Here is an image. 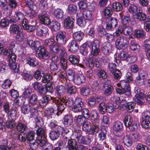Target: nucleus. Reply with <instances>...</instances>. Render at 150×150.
<instances>
[{"label": "nucleus", "mask_w": 150, "mask_h": 150, "mask_svg": "<svg viewBox=\"0 0 150 150\" xmlns=\"http://www.w3.org/2000/svg\"><path fill=\"white\" fill-rule=\"evenodd\" d=\"M129 44L127 38L123 36L119 37L115 41L116 46L119 50L125 49L128 47Z\"/></svg>", "instance_id": "obj_1"}, {"label": "nucleus", "mask_w": 150, "mask_h": 150, "mask_svg": "<svg viewBox=\"0 0 150 150\" xmlns=\"http://www.w3.org/2000/svg\"><path fill=\"white\" fill-rule=\"evenodd\" d=\"M110 83V81L107 80L102 84V88L104 89L103 93L105 96L111 95L113 92L114 88Z\"/></svg>", "instance_id": "obj_2"}, {"label": "nucleus", "mask_w": 150, "mask_h": 150, "mask_svg": "<svg viewBox=\"0 0 150 150\" xmlns=\"http://www.w3.org/2000/svg\"><path fill=\"white\" fill-rule=\"evenodd\" d=\"M36 53L37 57L40 59L47 60L50 57V53L43 47H41L40 50L37 51Z\"/></svg>", "instance_id": "obj_3"}, {"label": "nucleus", "mask_w": 150, "mask_h": 150, "mask_svg": "<svg viewBox=\"0 0 150 150\" xmlns=\"http://www.w3.org/2000/svg\"><path fill=\"white\" fill-rule=\"evenodd\" d=\"M10 30L11 32L13 33L16 34V38L18 39H23V36L21 32V31L20 26L16 24H13L11 26Z\"/></svg>", "instance_id": "obj_4"}, {"label": "nucleus", "mask_w": 150, "mask_h": 150, "mask_svg": "<svg viewBox=\"0 0 150 150\" xmlns=\"http://www.w3.org/2000/svg\"><path fill=\"white\" fill-rule=\"evenodd\" d=\"M118 86H121L122 88L125 91V95L129 96L131 95L130 89L128 82L125 80H122L120 83L117 84Z\"/></svg>", "instance_id": "obj_5"}, {"label": "nucleus", "mask_w": 150, "mask_h": 150, "mask_svg": "<svg viewBox=\"0 0 150 150\" xmlns=\"http://www.w3.org/2000/svg\"><path fill=\"white\" fill-rule=\"evenodd\" d=\"M56 40L57 43L61 45L65 44L67 41V39L65 32L59 31L56 35Z\"/></svg>", "instance_id": "obj_6"}, {"label": "nucleus", "mask_w": 150, "mask_h": 150, "mask_svg": "<svg viewBox=\"0 0 150 150\" xmlns=\"http://www.w3.org/2000/svg\"><path fill=\"white\" fill-rule=\"evenodd\" d=\"M33 87L35 90H37L39 93L44 95L46 94L45 87L38 82L36 81L33 83Z\"/></svg>", "instance_id": "obj_7"}, {"label": "nucleus", "mask_w": 150, "mask_h": 150, "mask_svg": "<svg viewBox=\"0 0 150 150\" xmlns=\"http://www.w3.org/2000/svg\"><path fill=\"white\" fill-rule=\"evenodd\" d=\"M55 90L58 99L61 100L63 99L65 92L64 87L62 86H59L56 87Z\"/></svg>", "instance_id": "obj_8"}, {"label": "nucleus", "mask_w": 150, "mask_h": 150, "mask_svg": "<svg viewBox=\"0 0 150 150\" xmlns=\"http://www.w3.org/2000/svg\"><path fill=\"white\" fill-rule=\"evenodd\" d=\"M38 16L39 20L42 23L45 25H49L50 20L45 11H44L42 13L40 14Z\"/></svg>", "instance_id": "obj_9"}, {"label": "nucleus", "mask_w": 150, "mask_h": 150, "mask_svg": "<svg viewBox=\"0 0 150 150\" xmlns=\"http://www.w3.org/2000/svg\"><path fill=\"white\" fill-rule=\"evenodd\" d=\"M103 52L105 54L108 55L112 53V46L110 42H105L103 45Z\"/></svg>", "instance_id": "obj_10"}, {"label": "nucleus", "mask_w": 150, "mask_h": 150, "mask_svg": "<svg viewBox=\"0 0 150 150\" xmlns=\"http://www.w3.org/2000/svg\"><path fill=\"white\" fill-rule=\"evenodd\" d=\"M55 103H57V106L58 110L56 114L57 116H59L62 113L63 111L66 107V106L64 103L62 102V99L57 100H56Z\"/></svg>", "instance_id": "obj_11"}, {"label": "nucleus", "mask_w": 150, "mask_h": 150, "mask_svg": "<svg viewBox=\"0 0 150 150\" xmlns=\"http://www.w3.org/2000/svg\"><path fill=\"white\" fill-rule=\"evenodd\" d=\"M38 96L36 94H32L29 98V103L31 105L35 106L34 109L37 110V107L38 106Z\"/></svg>", "instance_id": "obj_12"}, {"label": "nucleus", "mask_w": 150, "mask_h": 150, "mask_svg": "<svg viewBox=\"0 0 150 150\" xmlns=\"http://www.w3.org/2000/svg\"><path fill=\"white\" fill-rule=\"evenodd\" d=\"M62 121L65 126H69L72 125L73 123V117L70 115H66L63 118Z\"/></svg>", "instance_id": "obj_13"}, {"label": "nucleus", "mask_w": 150, "mask_h": 150, "mask_svg": "<svg viewBox=\"0 0 150 150\" xmlns=\"http://www.w3.org/2000/svg\"><path fill=\"white\" fill-rule=\"evenodd\" d=\"M36 34L39 36L45 35L48 32V29L46 27L39 25L36 28Z\"/></svg>", "instance_id": "obj_14"}, {"label": "nucleus", "mask_w": 150, "mask_h": 150, "mask_svg": "<svg viewBox=\"0 0 150 150\" xmlns=\"http://www.w3.org/2000/svg\"><path fill=\"white\" fill-rule=\"evenodd\" d=\"M91 43L90 42H86L84 44L81 50V53L84 56L87 55L91 49Z\"/></svg>", "instance_id": "obj_15"}, {"label": "nucleus", "mask_w": 150, "mask_h": 150, "mask_svg": "<svg viewBox=\"0 0 150 150\" xmlns=\"http://www.w3.org/2000/svg\"><path fill=\"white\" fill-rule=\"evenodd\" d=\"M68 51L71 52H75L79 49V46L75 40H72L68 45Z\"/></svg>", "instance_id": "obj_16"}, {"label": "nucleus", "mask_w": 150, "mask_h": 150, "mask_svg": "<svg viewBox=\"0 0 150 150\" xmlns=\"http://www.w3.org/2000/svg\"><path fill=\"white\" fill-rule=\"evenodd\" d=\"M52 99V98L50 96L46 95L38 100V105L41 106H45L48 102Z\"/></svg>", "instance_id": "obj_17"}, {"label": "nucleus", "mask_w": 150, "mask_h": 150, "mask_svg": "<svg viewBox=\"0 0 150 150\" xmlns=\"http://www.w3.org/2000/svg\"><path fill=\"white\" fill-rule=\"evenodd\" d=\"M35 110L34 108L31 109L30 106L28 105H24L21 107V112L24 114H28L31 112H33Z\"/></svg>", "instance_id": "obj_18"}, {"label": "nucleus", "mask_w": 150, "mask_h": 150, "mask_svg": "<svg viewBox=\"0 0 150 150\" xmlns=\"http://www.w3.org/2000/svg\"><path fill=\"white\" fill-rule=\"evenodd\" d=\"M68 146L69 150H77V142L75 139H69Z\"/></svg>", "instance_id": "obj_19"}, {"label": "nucleus", "mask_w": 150, "mask_h": 150, "mask_svg": "<svg viewBox=\"0 0 150 150\" xmlns=\"http://www.w3.org/2000/svg\"><path fill=\"white\" fill-rule=\"evenodd\" d=\"M134 16L139 21H145L146 18V15L145 14L140 11H139V12L134 13Z\"/></svg>", "instance_id": "obj_20"}, {"label": "nucleus", "mask_w": 150, "mask_h": 150, "mask_svg": "<svg viewBox=\"0 0 150 150\" xmlns=\"http://www.w3.org/2000/svg\"><path fill=\"white\" fill-rule=\"evenodd\" d=\"M74 19L68 16L64 21V26L67 28H72L74 25Z\"/></svg>", "instance_id": "obj_21"}, {"label": "nucleus", "mask_w": 150, "mask_h": 150, "mask_svg": "<svg viewBox=\"0 0 150 150\" xmlns=\"http://www.w3.org/2000/svg\"><path fill=\"white\" fill-rule=\"evenodd\" d=\"M118 107V105L116 103L113 104L111 103H108L106 104V111H108L109 113H111Z\"/></svg>", "instance_id": "obj_22"}, {"label": "nucleus", "mask_w": 150, "mask_h": 150, "mask_svg": "<svg viewBox=\"0 0 150 150\" xmlns=\"http://www.w3.org/2000/svg\"><path fill=\"white\" fill-rule=\"evenodd\" d=\"M85 81V78L83 74H80L75 78L74 82L76 84L79 85L84 83Z\"/></svg>", "instance_id": "obj_23"}, {"label": "nucleus", "mask_w": 150, "mask_h": 150, "mask_svg": "<svg viewBox=\"0 0 150 150\" xmlns=\"http://www.w3.org/2000/svg\"><path fill=\"white\" fill-rule=\"evenodd\" d=\"M26 132H21L16 134V137L20 142H25L27 139Z\"/></svg>", "instance_id": "obj_24"}, {"label": "nucleus", "mask_w": 150, "mask_h": 150, "mask_svg": "<svg viewBox=\"0 0 150 150\" xmlns=\"http://www.w3.org/2000/svg\"><path fill=\"white\" fill-rule=\"evenodd\" d=\"M49 25L51 26L52 30L53 31H57L60 29V24L57 21H52L51 22H50Z\"/></svg>", "instance_id": "obj_25"}, {"label": "nucleus", "mask_w": 150, "mask_h": 150, "mask_svg": "<svg viewBox=\"0 0 150 150\" xmlns=\"http://www.w3.org/2000/svg\"><path fill=\"white\" fill-rule=\"evenodd\" d=\"M37 141L38 143V144L42 147V148L48 143L46 142V137H37L36 138Z\"/></svg>", "instance_id": "obj_26"}, {"label": "nucleus", "mask_w": 150, "mask_h": 150, "mask_svg": "<svg viewBox=\"0 0 150 150\" xmlns=\"http://www.w3.org/2000/svg\"><path fill=\"white\" fill-rule=\"evenodd\" d=\"M60 129L57 130L53 131L51 132L50 133L49 137L50 139L52 140H54L57 139L59 136V130Z\"/></svg>", "instance_id": "obj_27"}, {"label": "nucleus", "mask_w": 150, "mask_h": 150, "mask_svg": "<svg viewBox=\"0 0 150 150\" xmlns=\"http://www.w3.org/2000/svg\"><path fill=\"white\" fill-rule=\"evenodd\" d=\"M82 125V129L89 134L91 129V123L86 120Z\"/></svg>", "instance_id": "obj_28"}, {"label": "nucleus", "mask_w": 150, "mask_h": 150, "mask_svg": "<svg viewBox=\"0 0 150 150\" xmlns=\"http://www.w3.org/2000/svg\"><path fill=\"white\" fill-rule=\"evenodd\" d=\"M73 36L75 40L80 41L84 37V34L82 32L78 31L74 33Z\"/></svg>", "instance_id": "obj_29"}, {"label": "nucleus", "mask_w": 150, "mask_h": 150, "mask_svg": "<svg viewBox=\"0 0 150 150\" xmlns=\"http://www.w3.org/2000/svg\"><path fill=\"white\" fill-rule=\"evenodd\" d=\"M8 118H10L11 120H14L16 118L17 111L16 109H11L10 110L6 113Z\"/></svg>", "instance_id": "obj_30"}, {"label": "nucleus", "mask_w": 150, "mask_h": 150, "mask_svg": "<svg viewBox=\"0 0 150 150\" xmlns=\"http://www.w3.org/2000/svg\"><path fill=\"white\" fill-rule=\"evenodd\" d=\"M113 125L114 130L116 131H121L123 128L122 123L119 121L115 122Z\"/></svg>", "instance_id": "obj_31"}, {"label": "nucleus", "mask_w": 150, "mask_h": 150, "mask_svg": "<svg viewBox=\"0 0 150 150\" xmlns=\"http://www.w3.org/2000/svg\"><path fill=\"white\" fill-rule=\"evenodd\" d=\"M90 89L88 86H84L80 89V94L84 96H88L90 93Z\"/></svg>", "instance_id": "obj_32"}, {"label": "nucleus", "mask_w": 150, "mask_h": 150, "mask_svg": "<svg viewBox=\"0 0 150 150\" xmlns=\"http://www.w3.org/2000/svg\"><path fill=\"white\" fill-rule=\"evenodd\" d=\"M54 15L57 19H60L62 18L63 15V10L59 8H57L54 11Z\"/></svg>", "instance_id": "obj_33"}, {"label": "nucleus", "mask_w": 150, "mask_h": 150, "mask_svg": "<svg viewBox=\"0 0 150 150\" xmlns=\"http://www.w3.org/2000/svg\"><path fill=\"white\" fill-rule=\"evenodd\" d=\"M77 10V6L74 4H70L68 6V12L70 14L73 15L75 14L76 13Z\"/></svg>", "instance_id": "obj_34"}, {"label": "nucleus", "mask_w": 150, "mask_h": 150, "mask_svg": "<svg viewBox=\"0 0 150 150\" xmlns=\"http://www.w3.org/2000/svg\"><path fill=\"white\" fill-rule=\"evenodd\" d=\"M127 109V111L129 112H132L134 108V103L132 102L127 103L125 105Z\"/></svg>", "instance_id": "obj_35"}, {"label": "nucleus", "mask_w": 150, "mask_h": 150, "mask_svg": "<svg viewBox=\"0 0 150 150\" xmlns=\"http://www.w3.org/2000/svg\"><path fill=\"white\" fill-rule=\"evenodd\" d=\"M54 40L52 39H46L44 42V45L46 47H48L50 50L54 45Z\"/></svg>", "instance_id": "obj_36"}, {"label": "nucleus", "mask_w": 150, "mask_h": 150, "mask_svg": "<svg viewBox=\"0 0 150 150\" xmlns=\"http://www.w3.org/2000/svg\"><path fill=\"white\" fill-rule=\"evenodd\" d=\"M124 144L128 147L130 146L132 144V141L129 137L127 135L124 137L123 139Z\"/></svg>", "instance_id": "obj_37"}, {"label": "nucleus", "mask_w": 150, "mask_h": 150, "mask_svg": "<svg viewBox=\"0 0 150 150\" xmlns=\"http://www.w3.org/2000/svg\"><path fill=\"white\" fill-rule=\"evenodd\" d=\"M26 62L27 64L33 67H35L36 66L35 64L36 61L33 58L30 57H27L26 58Z\"/></svg>", "instance_id": "obj_38"}, {"label": "nucleus", "mask_w": 150, "mask_h": 150, "mask_svg": "<svg viewBox=\"0 0 150 150\" xmlns=\"http://www.w3.org/2000/svg\"><path fill=\"white\" fill-rule=\"evenodd\" d=\"M112 6L113 10L117 11H120L123 8L122 5L119 2L113 3Z\"/></svg>", "instance_id": "obj_39"}, {"label": "nucleus", "mask_w": 150, "mask_h": 150, "mask_svg": "<svg viewBox=\"0 0 150 150\" xmlns=\"http://www.w3.org/2000/svg\"><path fill=\"white\" fill-rule=\"evenodd\" d=\"M122 29L124 34L126 35H129L132 33V29L128 25H123Z\"/></svg>", "instance_id": "obj_40"}, {"label": "nucleus", "mask_w": 150, "mask_h": 150, "mask_svg": "<svg viewBox=\"0 0 150 150\" xmlns=\"http://www.w3.org/2000/svg\"><path fill=\"white\" fill-rule=\"evenodd\" d=\"M124 122L126 126L127 127L130 126L132 122V120L131 117L129 115L125 116L124 120Z\"/></svg>", "instance_id": "obj_41"}, {"label": "nucleus", "mask_w": 150, "mask_h": 150, "mask_svg": "<svg viewBox=\"0 0 150 150\" xmlns=\"http://www.w3.org/2000/svg\"><path fill=\"white\" fill-rule=\"evenodd\" d=\"M69 60L72 64L75 65L79 62V59L78 57L74 55H71L69 57Z\"/></svg>", "instance_id": "obj_42"}, {"label": "nucleus", "mask_w": 150, "mask_h": 150, "mask_svg": "<svg viewBox=\"0 0 150 150\" xmlns=\"http://www.w3.org/2000/svg\"><path fill=\"white\" fill-rule=\"evenodd\" d=\"M26 4H27L30 9L35 11L37 9V7L33 0H27Z\"/></svg>", "instance_id": "obj_43"}, {"label": "nucleus", "mask_w": 150, "mask_h": 150, "mask_svg": "<svg viewBox=\"0 0 150 150\" xmlns=\"http://www.w3.org/2000/svg\"><path fill=\"white\" fill-rule=\"evenodd\" d=\"M8 66L11 69L14 70L15 73L18 72L19 71V69L18 67H17L15 62H13V61L10 60L9 61Z\"/></svg>", "instance_id": "obj_44"}, {"label": "nucleus", "mask_w": 150, "mask_h": 150, "mask_svg": "<svg viewBox=\"0 0 150 150\" xmlns=\"http://www.w3.org/2000/svg\"><path fill=\"white\" fill-rule=\"evenodd\" d=\"M141 125L142 127L145 129L150 128V120L142 119Z\"/></svg>", "instance_id": "obj_45"}, {"label": "nucleus", "mask_w": 150, "mask_h": 150, "mask_svg": "<svg viewBox=\"0 0 150 150\" xmlns=\"http://www.w3.org/2000/svg\"><path fill=\"white\" fill-rule=\"evenodd\" d=\"M75 72L71 70H69L68 71L67 77L68 79L70 81H74L75 79Z\"/></svg>", "instance_id": "obj_46"}, {"label": "nucleus", "mask_w": 150, "mask_h": 150, "mask_svg": "<svg viewBox=\"0 0 150 150\" xmlns=\"http://www.w3.org/2000/svg\"><path fill=\"white\" fill-rule=\"evenodd\" d=\"M92 11L90 10H86L83 12V16L86 19L88 20H90L92 16Z\"/></svg>", "instance_id": "obj_47"}, {"label": "nucleus", "mask_w": 150, "mask_h": 150, "mask_svg": "<svg viewBox=\"0 0 150 150\" xmlns=\"http://www.w3.org/2000/svg\"><path fill=\"white\" fill-rule=\"evenodd\" d=\"M100 125L93 126V127L91 128L89 134L96 135L100 130Z\"/></svg>", "instance_id": "obj_48"}, {"label": "nucleus", "mask_w": 150, "mask_h": 150, "mask_svg": "<svg viewBox=\"0 0 150 150\" xmlns=\"http://www.w3.org/2000/svg\"><path fill=\"white\" fill-rule=\"evenodd\" d=\"M27 129L26 125L23 123H19L16 126V129L18 131L22 132H24Z\"/></svg>", "instance_id": "obj_49"}, {"label": "nucleus", "mask_w": 150, "mask_h": 150, "mask_svg": "<svg viewBox=\"0 0 150 150\" xmlns=\"http://www.w3.org/2000/svg\"><path fill=\"white\" fill-rule=\"evenodd\" d=\"M41 47H43L40 45V42L38 40L34 41L33 47L32 48L35 50H36L37 51L39 50Z\"/></svg>", "instance_id": "obj_50"}, {"label": "nucleus", "mask_w": 150, "mask_h": 150, "mask_svg": "<svg viewBox=\"0 0 150 150\" xmlns=\"http://www.w3.org/2000/svg\"><path fill=\"white\" fill-rule=\"evenodd\" d=\"M12 82L9 79L5 80L4 83L2 85V87L3 88L7 89L9 88L11 85Z\"/></svg>", "instance_id": "obj_51"}, {"label": "nucleus", "mask_w": 150, "mask_h": 150, "mask_svg": "<svg viewBox=\"0 0 150 150\" xmlns=\"http://www.w3.org/2000/svg\"><path fill=\"white\" fill-rule=\"evenodd\" d=\"M104 15L106 18L110 17L112 13L111 8L110 7H107L104 11Z\"/></svg>", "instance_id": "obj_52"}, {"label": "nucleus", "mask_w": 150, "mask_h": 150, "mask_svg": "<svg viewBox=\"0 0 150 150\" xmlns=\"http://www.w3.org/2000/svg\"><path fill=\"white\" fill-rule=\"evenodd\" d=\"M6 127L8 128L12 129L15 127L16 125L15 122L14 120H11L7 121L6 124Z\"/></svg>", "instance_id": "obj_53"}, {"label": "nucleus", "mask_w": 150, "mask_h": 150, "mask_svg": "<svg viewBox=\"0 0 150 150\" xmlns=\"http://www.w3.org/2000/svg\"><path fill=\"white\" fill-rule=\"evenodd\" d=\"M14 16L16 20L18 21H21L24 17L23 14L21 12H16Z\"/></svg>", "instance_id": "obj_54"}, {"label": "nucleus", "mask_w": 150, "mask_h": 150, "mask_svg": "<svg viewBox=\"0 0 150 150\" xmlns=\"http://www.w3.org/2000/svg\"><path fill=\"white\" fill-rule=\"evenodd\" d=\"M134 35L137 38H143L145 35L144 31L140 30H136L134 32Z\"/></svg>", "instance_id": "obj_55"}, {"label": "nucleus", "mask_w": 150, "mask_h": 150, "mask_svg": "<svg viewBox=\"0 0 150 150\" xmlns=\"http://www.w3.org/2000/svg\"><path fill=\"white\" fill-rule=\"evenodd\" d=\"M100 111L102 114H104L106 111V105L105 106L104 103H101L99 104L98 106Z\"/></svg>", "instance_id": "obj_56"}, {"label": "nucleus", "mask_w": 150, "mask_h": 150, "mask_svg": "<svg viewBox=\"0 0 150 150\" xmlns=\"http://www.w3.org/2000/svg\"><path fill=\"white\" fill-rule=\"evenodd\" d=\"M108 22L114 28H115L117 25V20L116 18L111 17L109 18Z\"/></svg>", "instance_id": "obj_57"}, {"label": "nucleus", "mask_w": 150, "mask_h": 150, "mask_svg": "<svg viewBox=\"0 0 150 150\" xmlns=\"http://www.w3.org/2000/svg\"><path fill=\"white\" fill-rule=\"evenodd\" d=\"M36 133L37 135V137H39V136L41 137H42L43 136L46 137L45 131L42 128H39L36 130Z\"/></svg>", "instance_id": "obj_58"}, {"label": "nucleus", "mask_w": 150, "mask_h": 150, "mask_svg": "<svg viewBox=\"0 0 150 150\" xmlns=\"http://www.w3.org/2000/svg\"><path fill=\"white\" fill-rule=\"evenodd\" d=\"M86 118L82 115H78L76 117V122L79 124L82 125L86 121Z\"/></svg>", "instance_id": "obj_59"}, {"label": "nucleus", "mask_w": 150, "mask_h": 150, "mask_svg": "<svg viewBox=\"0 0 150 150\" xmlns=\"http://www.w3.org/2000/svg\"><path fill=\"white\" fill-rule=\"evenodd\" d=\"M32 91L31 90L27 89L23 92L22 94V97L24 98H28L30 97L31 95Z\"/></svg>", "instance_id": "obj_60"}, {"label": "nucleus", "mask_w": 150, "mask_h": 150, "mask_svg": "<svg viewBox=\"0 0 150 150\" xmlns=\"http://www.w3.org/2000/svg\"><path fill=\"white\" fill-rule=\"evenodd\" d=\"M130 49L133 51L139 50L140 49V46L137 44L133 41H131L130 43Z\"/></svg>", "instance_id": "obj_61"}, {"label": "nucleus", "mask_w": 150, "mask_h": 150, "mask_svg": "<svg viewBox=\"0 0 150 150\" xmlns=\"http://www.w3.org/2000/svg\"><path fill=\"white\" fill-rule=\"evenodd\" d=\"M88 62V63L87 64V66H88L91 69L94 67L95 61L94 60L92 57L89 58Z\"/></svg>", "instance_id": "obj_62"}, {"label": "nucleus", "mask_w": 150, "mask_h": 150, "mask_svg": "<svg viewBox=\"0 0 150 150\" xmlns=\"http://www.w3.org/2000/svg\"><path fill=\"white\" fill-rule=\"evenodd\" d=\"M52 84L51 83H48L46 85L45 87V90L47 92L51 93L54 90L53 87L52 86Z\"/></svg>", "instance_id": "obj_63"}, {"label": "nucleus", "mask_w": 150, "mask_h": 150, "mask_svg": "<svg viewBox=\"0 0 150 150\" xmlns=\"http://www.w3.org/2000/svg\"><path fill=\"white\" fill-rule=\"evenodd\" d=\"M98 75L99 78L103 79L107 78L108 76L106 72L104 70H101L99 72Z\"/></svg>", "instance_id": "obj_64"}]
</instances>
